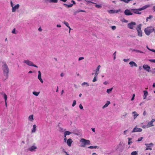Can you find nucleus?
<instances>
[{"label":"nucleus","instance_id":"obj_1","mask_svg":"<svg viewBox=\"0 0 155 155\" xmlns=\"http://www.w3.org/2000/svg\"><path fill=\"white\" fill-rule=\"evenodd\" d=\"M2 68L4 72V76L5 77V78H3V80L4 81H5L8 78L9 72L8 68L5 63H3Z\"/></svg>","mask_w":155,"mask_h":155},{"label":"nucleus","instance_id":"obj_8","mask_svg":"<svg viewBox=\"0 0 155 155\" xmlns=\"http://www.w3.org/2000/svg\"><path fill=\"white\" fill-rule=\"evenodd\" d=\"M37 149V147L35 144L34 145L31 146L30 147L28 148V150L31 152L35 151Z\"/></svg>","mask_w":155,"mask_h":155},{"label":"nucleus","instance_id":"obj_56","mask_svg":"<svg viewBox=\"0 0 155 155\" xmlns=\"http://www.w3.org/2000/svg\"><path fill=\"white\" fill-rule=\"evenodd\" d=\"M127 115V113H124V114L122 116V117H125V116H126V115Z\"/></svg>","mask_w":155,"mask_h":155},{"label":"nucleus","instance_id":"obj_9","mask_svg":"<svg viewBox=\"0 0 155 155\" xmlns=\"http://www.w3.org/2000/svg\"><path fill=\"white\" fill-rule=\"evenodd\" d=\"M142 129L140 128L137 127H136L134 128L132 131V133L141 132L142 131Z\"/></svg>","mask_w":155,"mask_h":155},{"label":"nucleus","instance_id":"obj_61","mask_svg":"<svg viewBox=\"0 0 155 155\" xmlns=\"http://www.w3.org/2000/svg\"><path fill=\"white\" fill-rule=\"evenodd\" d=\"M71 2H72L74 4H75V1L73 0L71 1Z\"/></svg>","mask_w":155,"mask_h":155},{"label":"nucleus","instance_id":"obj_19","mask_svg":"<svg viewBox=\"0 0 155 155\" xmlns=\"http://www.w3.org/2000/svg\"><path fill=\"white\" fill-rule=\"evenodd\" d=\"M143 99H145L147 98V97L148 95V92L147 91H143Z\"/></svg>","mask_w":155,"mask_h":155},{"label":"nucleus","instance_id":"obj_37","mask_svg":"<svg viewBox=\"0 0 155 155\" xmlns=\"http://www.w3.org/2000/svg\"><path fill=\"white\" fill-rule=\"evenodd\" d=\"M128 144L129 145H130L131 143H132V141H130L132 139L131 138L129 137L128 138Z\"/></svg>","mask_w":155,"mask_h":155},{"label":"nucleus","instance_id":"obj_29","mask_svg":"<svg viewBox=\"0 0 155 155\" xmlns=\"http://www.w3.org/2000/svg\"><path fill=\"white\" fill-rule=\"evenodd\" d=\"M64 5H65L66 6V7H67L68 8H71V7L73 5V4H70L69 5H68L66 4H64Z\"/></svg>","mask_w":155,"mask_h":155},{"label":"nucleus","instance_id":"obj_53","mask_svg":"<svg viewBox=\"0 0 155 155\" xmlns=\"http://www.w3.org/2000/svg\"><path fill=\"white\" fill-rule=\"evenodd\" d=\"M64 74L63 73H61L60 74V76L61 77H63L64 76Z\"/></svg>","mask_w":155,"mask_h":155},{"label":"nucleus","instance_id":"obj_47","mask_svg":"<svg viewBox=\"0 0 155 155\" xmlns=\"http://www.w3.org/2000/svg\"><path fill=\"white\" fill-rule=\"evenodd\" d=\"M116 52L115 51L113 54V55L114 56V60H115L116 58Z\"/></svg>","mask_w":155,"mask_h":155},{"label":"nucleus","instance_id":"obj_54","mask_svg":"<svg viewBox=\"0 0 155 155\" xmlns=\"http://www.w3.org/2000/svg\"><path fill=\"white\" fill-rule=\"evenodd\" d=\"M128 130H125L124 131V133L125 135H126L127 134V132L128 131Z\"/></svg>","mask_w":155,"mask_h":155},{"label":"nucleus","instance_id":"obj_31","mask_svg":"<svg viewBox=\"0 0 155 155\" xmlns=\"http://www.w3.org/2000/svg\"><path fill=\"white\" fill-rule=\"evenodd\" d=\"M86 85V86H87V87H88V86H89L88 83L86 82H84L83 83L81 84V85L83 86H84V85Z\"/></svg>","mask_w":155,"mask_h":155},{"label":"nucleus","instance_id":"obj_46","mask_svg":"<svg viewBox=\"0 0 155 155\" xmlns=\"http://www.w3.org/2000/svg\"><path fill=\"white\" fill-rule=\"evenodd\" d=\"M148 60L151 62L155 63V59H149Z\"/></svg>","mask_w":155,"mask_h":155},{"label":"nucleus","instance_id":"obj_40","mask_svg":"<svg viewBox=\"0 0 155 155\" xmlns=\"http://www.w3.org/2000/svg\"><path fill=\"white\" fill-rule=\"evenodd\" d=\"M58 0H49L50 2L57 3L58 2Z\"/></svg>","mask_w":155,"mask_h":155},{"label":"nucleus","instance_id":"obj_34","mask_svg":"<svg viewBox=\"0 0 155 155\" xmlns=\"http://www.w3.org/2000/svg\"><path fill=\"white\" fill-rule=\"evenodd\" d=\"M80 12H85V10H77L75 12L76 13H78Z\"/></svg>","mask_w":155,"mask_h":155},{"label":"nucleus","instance_id":"obj_24","mask_svg":"<svg viewBox=\"0 0 155 155\" xmlns=\"http://www.w3.org/2000/svg\"><path fill=\"white\" fill-rule=\"evenodd\" d=\"M110 104V101H107V103L105 104L104 105L102 108L103 109H104L107 107H108V106Z\"/></svg>","mask_w":155,"mask_h":155},{"label":"nucleus","instance_id":"obj_23","mask_svg":"<svg viewBox=\"0 0 155 155\" xmlns=\"http://www.w3.org/2000/svg\"><path fill=\"white\" fill-rule=\"evenodd\" d=\"M28 120L31 122H33L34 120V115L32 114L31 115L28 116Z\"/></svg>","mask_w":155,"mask_h":155},{"label":"nucleus","instance_id":"obj_12","mask_svg":"<svg viewBox=\"0 0 155 155\" xmlns=\"http://www.w3.org/2000/svg\"><path fill=\"white\" fill-rule=\"evenodd\" d=\"M143 68L146 70L147 71L149 72L150 71V67L147 64H144L143 65Z\"/></svg>","mask_w":155,"mask_h":155},{"label":"nucleus","instance_id":"obj_21","mask_svg":"<svg viewBox=\"0 0 155 155\" xmlns=\"http://www.w3.org/2000/svg\"><path fill=\"white\" fill-rule=\"evenodd\" d=\"M150 6V5H147L143 6L142 8H139V10L140 11H142L149 7Z\"/></svg>","mask_w":155,"mask_h":155},{"label":"nucleus","instance_id":"obj_4","mask_svg":"<svg viewBox=\"0 0 155 155\" xmlns=\"http://www.w3.org/2000/svg\"><path fill=\"white\" fill-rule=\"evenodd\" d=\"M142 26L141 24L138 25L136 28V29L138 35L140 37L142 36V32L141 30V27Z\"/></svg>","mask_w":155,"mask_h":155},{"label":"nucleus","instance_id":"obj_51","mask_svg":"<svg viewBox=\"0 0 155 155\" xmlns=\"http://www.w3.org/2000/svg\"><path fill=\"white\" fill-rule=\"evenodd\" d=\"M129 60V59H124L123 60V61L125 62H127Z\"/></svg>","mask_w":155,"mask_h":155},{"label":"nucleus","instance_id":"obj_5","mask_svg":"<svg viewBox=\"0 0 155 155\" xmlns=\"http://www.w3.org/2000/svg\"><path fill=\"white\" fill-rule=\"evenodd\" d=\"M145 145L146 147L145 150H152V147L153 146V144L152 143H145Z\"/></svg>","mask_w":155,"mask_h":155},{"label":"nucleus","instance_id":"obj_2","mask_svg":"<svg viewBox=\"0 0 155 155\" xmlns=\"http://www.w3.org/2000/svg\"><path fill=\"white\" fill-rule=\"evenodd\" d=\"M153 32V27L152 26L147 27L144 29V32L147 35H149L150 33Z\"/></svg>","mask_w":155,"mask_h":155},{"label":"nucleus","instance_id":"obj_57","mask_svg":"<svg viewBox=\"0 0 155 155\" xmlns=\"http://www.w3.org/2000/svg\"><path fill=\"white\" fill-rule=\"evenodd\" d=\"M85 145L82 143V144L80 145V146L82 147H84L85 146Z\"/></svg>","mask_w":155,"mask_h":155},{"label":"nucleus","instance_id":"obj_58","mask_svg":"<svg viewBox=\"0 0 155 155\" xmlns=\"http://www.w3.org/2000/svg\"><path fill=\"white\" fill-rule=\"evenodd\" d=\"M64 141L65 142H66L67 141V138L66 136H64Z\"/></svg>","mask_w":155,"mask_h":155},{"label":"nucleus","instance_id":"obj_17","mask_svg":"<svg viewBox=\"0 0 155 155\" xmlns=\"http://www.w3.org/2000/svg\"><path fill=\"white\" fill-rule=\"evenodd\" d=\"M87 2L88 4L90 3H91L94 4L95 5V7L97 8H101L102 7V5H97L96 3L93 2L91 1H87Z\"/></svg>","mask_w":155,"mask_h":155},{"label":"nucleus","instance_id":"obj_33","mask_svg":"<svg viewBox=\"0 0 155 155\" xmlns=\"http://www.w3.org/2000/svg\"><path fill=\"white\" fill-rule=\"evenodd\" d=\"M97 146H90L88 148H90L91 149H96L97 148Z\"/></svg>","mask_w":155,"mask_h":155},{"label":"nucleus","instance_id":"obj_3","mask_svg":"<svg viewBox=\"0 0 155 155\" xmlns=\"http://www.w3.org/2000/svg\"><path fill=\"white\" fill-rule=\"evenodd\" d=\"M10 4L11 6L12 7V12H16V10L19 9L20 5L19 4L14 5L12 1H10Z\"/></svg>","mask_w":155,"mask_h":155},{"label":"nucleus","instance_id":"obj_62","mask_svg":"<svg viewBox=\"0 0 155 155\" xmlns=\"http://www.w3.org/2000/svg\"><path fill=\"white\" fill-rule=\"evenodd\" d=\"M146 112L145 111H144L143 113V115H144V116H145L146 115Z\"/></svg>","mask_w":155,"mask_h":155},{"label":"nucleus","instance_id":"obj_11","mask_svg":"<svg viewBox=\"0 0 155 155\" xmlns=\"http://www.w3.org/2000/svg\"><path fill=\"white\" fill-rule=\"evenodd\" d=\"M125 14L126 15H133V13L129 9H126L124 12Z\"/></svg>","mask_w":155,"mask_h":155},{"label":"nucleus","instance_id":"obj_42","mask_svg":"<svg viewBox=\"0 0 155 155\" xmlns=\"http://www.w3.org/2000/svg\"><path fill=\"white\" fill-rule=\"evenodd\" d=\"M97 77H96V76H94V77L92 80L93 82H95L96 81H97Z\"/></svg>","mask_w":155,"mask_h":155},{"label":"nucleus","instance_id":"obj_52","mask_svg":"<svg viewBox=\"0 0 155 155\" xmlns=\"http://www.w3.org/2000/svg\"><path fill=\"white\" fill-rule=\"evenodd\" d=\"M142 128H147V125H143L142 127Z\"/></svg>","mask_w":155,"mask_h":155},{"label":"nucleus","instance_id":"obj_49","mask_svg":"<svg viewBox=\"0 0 155 155\" xmlns=\"http://www.w3.org/2000/svg\"><path fill=\"white\" fill-rule=\"evenodd\" d=\"M111 28L113 30H114L116 29V27L115 26H112Z\"/></svg>","mask_w":155,"mask_h":155},{"label":"nucleus","instance_id":"obj_16","mask_svg":"<svg viewBox=\"0 0 155 155\" xmlns=\"http://www.w3.org/2000/svg\"><path fill=\"white\" fill-rule=\"evenodd\" d=\"M100 68L101 66L100 65H99L98 66V67L95 70V73L94 75V76H95L97 77L98 75L99 74V70L100 69Z\"/></svg>","mask_w":155,"mask_h":155},{"label":"nucleus","instance_id":"obj_60","mask_svg":"<svg viewBox=\"0 0 155 155\" xmlns=\"http://www.w3.org/2000/svg\"><path fill=\"white\" fill-rule=\"evenodd\" d=\"M103 84L105 85H106L108 84V83L107 81H105L103 83Z\"/></svg>","mask_w":155,"mask_h":155},{"label":"nucleus","instance_id":"obj_35","mask_svg":"<svg viewBox=\"0 0 155 155\" xmlns=\"http://www.w3.org/2000/svg\"><path fill=\"white\" fill-rule=\"evenodd\" d=\"M137 154V152L136 151L132 152L131 153V155H136Z\"/></svg>","mask_w":155,"mask_h":155},{"label":"nucleus","instance_id":"obj_30","mask_svg":"<svg viewBox=\"0 0 155 155\" xmlns=\"http://www.w3.org/2000/svg\"><path fill=\"white\" fill-rule=\"evenodd\" d=\"M3 96L4 98L5 102H6L7 101V96L6 94L4 93L3 94Z\"/></svg>","mask_w":155,"mask_h":155},{"label":"nucleus","instance_id":"obj_22","mask_svg":"<svg viewBox=\"0 0 155 155\" xmlns=\"http://www.w3.org/2000/svg\"><path fill=\"white\" fill-rule=\"evenodd\" d=\"M129 64L130 65L131 67H133L134 66L137 67V65L134 61H131L129 62Z\"/></svg>","mask_w":155,"mask_h":155},{"label":"nucleus","instance_id":"obj_25","mask_svg":"<svg viewBox=\"0 0 155 155\" xmlns=\"http://www.w3.org/2000/svg\"><path fill=\"white\" fill-rule=\"evenodd\" d=\"M132 114H134L133 115L134 119H135L136 118L137 116H138L139 115L137 114V112L136 111L133 112L132 113Z\"/></svg>","mask_w":155,"mask_h":155},{"label":"nucleus","instance_id":"obj_10","mask_svg":"<svg viewBox=\"0 0 155 155\" xmlns=\"http://www.w3.org/2000/svg\"><path fill=\"white\" fill-rule=\"evenodd\" d=\"M24 63L28 66H31L33 64L32 62L28 60H25L24 61Z\"/></svg>","mask_w":155,"mask_h":155},{"label":"nucleus","instance_id":"obj_48","mask_svg":"<svg viewBox=\"0 0 155 155\" xmlns=\"http://www.w3.org/2000/svg\"><path fill=\"white\" fill-rule=\"evenodd\" d=\"M15 28H14L12 31V33L13 34H16L15 33Z\"/></svg>","mask_w":155,"mask_h":155},{"label":"nucleus","instance_id":"obj_13","mask_svg":"<svg viewBox=\"0 0 155 155\" xmlns=\"http://www.w3.org/2000/svg\"><path fill=\"white\" fill-rule=\"evenodd\" d=\"M38 78L40 82L41 83H43V81L41 78V73L40 71H38Z\"/></svg>","mask_w":155,"mask_h":155},{"label":"nucleus","instance_id":"obj_63","mask_svg":"<svg viewBox=\"0 0 155 155\" xmlns=\"http://www.w3.org/2000/svg\"><path fill=\"white\" fill-rule=\"evenodd\" d=\"M57 26L58 27H61V25H60V24H58L57 25Z\"/></svg>","mask_w":155,"mask_h":155},{"label":"nucleus","instance_id":"obj_64","mask_svg":"<svg viewBox=\"0 0 155 155\" xmlns=\"http://www.w3.org/2000/svg\"><path fill=\"white\" fill-rule=\"evenodd\" d=\"M153 9L154 10V11L155 12V6H153Z\"/></svg>","mask_w":155,"mask_h":155},{"label":"nucleus","instance_id":"obj_32","mask_svg":"<svg viewBox=\"0 0 155 155\" xmlns=\"http://www.w3.org/2000/svg\"><path fill=\"white\" fill-rule=\"evenodd\" d=\"M40 93V92H36L35 91H34L33 92L32 94L36 96H38Z\"/></svg>","mask_w":155,"mask_h":155},{"label":"nucleus","instance_id":"obj_7","mask_svg":"<svg viewBox=\"0 0 155 155\" xmlns=\"http://www.w3.org/2000/svg\"><path fill=\"white\" fill-rule=\"evenodd\" d=\"M136 25L135 22L132 21L128 24L127 27L129 28L132 29H133L134 26Z\"/></svg>","mask_w":155,"mask_h":155},{"label":"nucleus","instance_id":"obj_27","mask_svg":"<svg viewBox=\"0 0 155 155\" xmlns=\"http://www.w3.org/2000/svg\"><path fill=\"white\" fill-rule=\"evenodd\" d=\"M36 125L34 124L33 126V128L31 130L32 133H35L36 131Z\"/></svg>","mask_w":155,"mask_h":155},{"label":"nucleus","instance_id":"obj_44","mask_svg":"<svg viewBox=\"0 0 155 155\" xmlns=\"http://www.w3.org/2000/svg\"><path fill=\"white\" fill-rule=\"evenodd\" d=\"M76 104V101L75 100H74L73 101L72 106L73 107Z\"/></svg>","mask_w":155,"mask_h":155},{"label":"nucleus","instance_id":"obj_6","mask_svg":"<svg viewBox=\"0 0 155 155\" xmlns=\"http://www.w3.org/2000/svg\"><path fill=\"white\" fill-rule=\"evenodd\" d=\"M80 142L83 144L86 145H89L90 144V142L89 140H87L84 138H81L80 140Z\"/></svg>","mask_w":155,"mask_h":155},{"label":"nucleus","instance_id":"obj_28","mask_svg":"<svg viewBox=\"0 0 155 155\" xmlns=\"http://www.w3.org/2000/svg\"><path fill=\"white\" fill-rule=\"evenodd\" d=\"M132 51H135L136 52H139L141 53H143V52L140 50H136V49H133L132 50Z\"/></svg>","mask_w":155,"mask_h":155},{"label":"nucleus","instance_id":"obj_20","mask_svg":"<svg viewBox=\"0 0 155 155\" xmlns=\"http://www.w3.org/2000/svg\"><path fill=\"white\" fill-rule=\"evenodd\" d=\"M153 122L152 120L148 122L147 124V128L153 126H154L153 124Z\"/></svg>","mask_w":155,"mask_h":155},{"label":"nucleus","instance_id":"obj_39","mask_svg":"<svg viewBox=\"0 0 155 155\" xmlns=\"http://www.w3.org/2000/svg\"><path fill=\"white\" fill-rule=\"evenodd\" d=\"M153 17L152 15H150L148 17H147L146 18V21H147L149 19H151Z\"/></svg>","mask_w":155,"mask_h":155},{"label":"nucleus","instance_id":"obj_55","mask_svg":"<svg viewBox=\"0 0 155 155\" xmlns=\"http://www.w3.org/2000/svg\"><path fill=\"white\" fill-rule=\"evenodd\" d=\"M84 59V57H80L78 59V60L80 61L81 60L83 59Z\"/></svg>","mask_w":155,"mask_h":155},{"label":"nucleus","instance_id":"obj_38","mask_svg":"<svg viewBox=\"0 0 155 155\" xmlns=\"http://www.w3.org/2000/svg\"><path fill=\"white\" fill-rule=\"evenodd\" d=\"M58 130L60 132H63L64 131L63 128L60 127H58Z\"/></svg>","mask_w":155,"mask_h":155},{"label":"nucleus","instance_id":"obj_18","mask_svg":"<svg viewBox=\"0 0 155 155\" xmlns=\"http://www.w3.org/2000/svg\"><path fill=\"white\" fill-rule=\"evenodd\" d=\"M73 142V141L72 139L71 138H69L68 139L67 141V145L69 147H71V143Z\"/></svg>","mask_w":155,"mask_h":155},{"label":"nucleus","instance_id":"obj_15","mask_svg":"<svg viewBox=\"0 0 155 155\" xmlns=\"http://www.w3.org/2000/svg\"><path fill=\"white\" fill-rule=\"evenodd\" d=\"M120 10L118 9L117 10H110L107 11L110 14L117 13L120 12Z\"/></svg>","mask_w":155,"mask_h":155},{"label":"nucleus","instance_id":"obj_26","mask_svg":"<svg viewBox=\"0 0 155 155\" xmlns=\"http://www.w3.org/2000/svg\"><path fill=\"white\" fill-rule=\"evenodd\" d=\"M71 134V133L68 131H66L64 133V136H66L67 135H69Z\"/></svg>","mask_w":155,"mask_h":155},{"label":"nucleus","instance_id":"obj_14","mask_svg":"<svg viewBox=\"0 0 155 155\" xmlns=\"http://www.w3.org/2000/svg\"><path fill=\"white\" fill-rule=\"evenodd\" d=\"M131 11L132 12H133L135 14H140L141 13V12H139V11H140V10H139V8L138 9H131Z\"/></svg>","mask_w":155,"mask_h":155},{"label":"nucleus","instance_id":"obj_50","mask_svg":"<svg viewBox=\"0 0 155 155\" xmlns=\"http://www.w3.org/2000/svg\"><path fill=\"white\" fill-rule=\"evenodd\" d=\"M79 107L81 109H82L83 108V107L81 104H80L79 105Z\"/></svg>","mask_w":155,"mask_h":155},{"label":"nucleus","instance_id":"obj_41","mask_svg":"<svg viewBox=\"0 0 155 155\" xmlns=\"http://www.w3.org/2000/svg\"><path fill=\"white\" fill-rule=\"evenodd\" d=\"M64 24L66 26L68 27L69 26V24L66 21H64L63 22Z\"/></svg>","mask_w":155,"mask_h":155},{"label":"nucleus","instance_id":"obj_36","mask_svg":"<svg viewBox=\"0 0 155 155\" xmlns=\"http://www.w3.org/2000/svg\"><path fill=\"white\" fill-rule=\"evenodd\" d=\"M113 89V88H110L107 89V92L109 94L110 93V92Z\"/></svg>","mask_w":155,"mask_h":155},{"label":"nucleus","instance_id":"obj_45","mask_svg":"<svg viewBox=\"0 0 155 155\" xmlns=\"http://www.w3.org/2000/svg\"><path fill=\"white\" fill-rule=\"evenodd\" d=\"M143 137H140L137 140V141H140L142 140V139H143Z\"/></svg>","mask_w":155,"mask_h":155},{"label":"nucleus","instance_id":"obj_59","mask_svg":"<svg viewBox=\"0 0 155 155\" xmlns=\"http://www.w3.org/2000/svg\"><path fill=\"white\" fill-rule=\"evenodd\" d=\"M31 66H34L36 68H38V66L34 64L33 63V64Z\"/></svg>","mask_w":155,"mask_h":155},{"label":"nucleus","instance_id":"obj_43","mask_svg":"<svg viewBox=\"0 0 155 155\" xmlns=\"http://www.w3.org/2000/svg\"><path fill=\"white\" fill-rule=\"evenodd\" d=\"M147 48L150 51L155 52V50L153 49H151L149 48L148 46H147Z\"/></svg>","mask_w":155,"mask_h":155}]
</instances>
